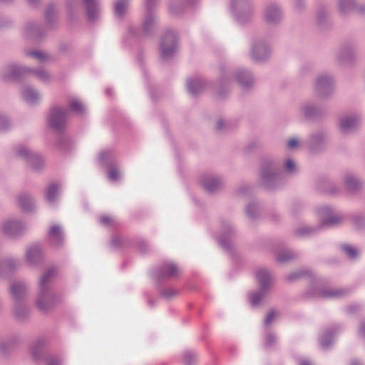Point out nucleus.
Segmentation results:
<instances>
[{"mask_svg": "<svg viewBox=\"0 0 365 365\" xmlns=\"http://www.w3.org/2000/svg\"><path fill=\"white\" fill-rule=\"evenodd\" d=\"M34 74L36 77L43 83L51 81V75L44 69H32L25 66L9 64L4 67L1 71V78L4 81L19 80L21 77L29 74Z\"/></svg>", "mask_w": 365, "mask_h": 365, "instance_id": "nucleus-1", "label": "nucleus"}, {"mask_svg": "<svg viewBox=\"0 0 365 365\" xmlns=\"http://www.w3.org/2000/svg\"><path fill=\"white\" fill-rule=\"evenodd\" d=\"M62 299V296L53 292L51 288H38L36 304L41 312H48L60 304Z\"/></svg>", "mask_w": 365, "mask_h": 365, "instance_id": "nucleus-2", "label": "nucleus"}, {"mask_svg": "<svg viewBox=\"0 0 365 365\" xmlns=\"http://www.w3.org/2000/svg\"><path fill=\"white\" fill-rule=\"evenodd\" d=\"M68 115V109L58 106H53L50 109L48 118L49 125L57 133L64 132L66 129Z\"/></svg>", "mask_w": 365, "mask_h": 365, "instance_id": "nucleus-3", "label": "nucleus"}, {"mask_svg": "<svg viewBox=\"0 0 365 365\" xmlns=\"http://www.w3.org/2000/svg\"><path fill=\"white\" fill-rule=\"evenodd\" d=\"M178 49V34L175 31L167 30L162 37L160 45V58L168 60L173 57Z\"/></svg>", "mask_w": 365, "mask_h": 365, "instance_id": "nucleus-4", "label": "nucleus"}, {"mask_svg": "<svg viewBox=\"0 0 365 365\" xmlns=\"http://www.w3.org/2000/svg\"><path fill=\"white\" fill-rule=\"evenodd\" d=\"M230 6L240 23L250 21L253 16V6L250 0H230Z\"/></svg>", "mask_w": 365, "mask_h": 365, "instance_id": "nucleus-5", "label": "nucleus"}, {"mask_svg": "<svg viewBox=\"0 0 365 365\" xmlns=\"http://www.w3.org/2000/svg\"><path fill=\"white\" fill-rule=\"evenodd\" d=\"M17 158L24 160L34 171H39L44 168V160L42 158L24 145L16 148Z\"/></svg>", "mask_w": 365, "mask_h": 365, "instance_id": "nucleus-6", "label": "nucleus"}, {"mask_svg": "<svg viewBox=\"0 0 365 365\" xmlns=\"http://www.w3.org/2000/svg\"><path fill=\"white\" fill-rule=\"evenodd\" d=\"M279 172L274 163H264L261 167L260 182L267 189L274 188L278 182Z\"/></svg>", "mask_w": 365, "mask_h": 365, "instance_id": "nucleus-7", "label": "nucleus"}, {"mask_svg": "<svg viewBox=\"0 0 365 365\" xmlns=\"http://www.w3.org/2000/svg\"><path fill=\"white\" fill-rule=\"evenodd\" d=\"M356 58V43L353 41L344 42L336 52V61L341 66L351 65Z\"/></svg>", "mask_w": 365, "mask_h": 365, "instance_id": "nucleus-8", "label": "nucleus"}, {"mask_svg": "<svg viewBox=\"0 0 365 365\" xmlns=\"http://www.w3.org/2000/svg\"><path fill=\"white\" fill-rule=\"evenodd\" d=\"M263 17L267 24L272 26L277 25L282 21L283 18L282 9L277 4H269L264 9Z\"/></svg>", "mask_w": 365, "mask_h": 365, "instance_id": "nucleus-9", "label": "nucleus"}, {"mask_svg": "<svg viewBox=\"0 0 365 365\" xmlns=\"http://www.w3.org/2000/svg\"><path fill=\"white\" fill-rule=\"evenodd\" d=\"M333 91V79L331 76L322 74L317 77L314 92L319 98H326Z\"/></svg>", "mask_w": 365, "mask_h": 365, "instance_id": "nucleus-10", "label": "nucleus"}, {"mask_svg": "<svg viewBox=\"0 0 365 365\" xmlns=\"http://www.w3.org/2000/svg\"><path fill=\"white\" fill-rule=\"evenodd\" d=\"M99 159L102 163L108 164V177L112 181L118 180L120 174L115 165L112 163L113 153L111 150H105L99 154Z\"/></svg>", "mask_w": 365, "mask_h": 365, "instance_id": "nucleus-11", "label": "nucleus"}, {"mask_svg": "<svg viewBox=\"0 0 365 365\" xmlns=\"http://www.w3.org/2000/svg\"><path fill=\"white\" fill-rule=\"evenodd\" d=\"M203 188L210 193H213L223 187L222 179L215 175H204L200 178Z\"/></svg>", "mask_w": 365, "mask_h": 365, "instance_id": "nucleus-12", "label": "nucleus"}, {"mask_svg": "<svg viewBox=\"0 0 365 365\" xmlns=\"http://www.w3.org/2000/svg\"><path fill=\"white\" fill-rule=\"evenodd\" d=\"M3 232L9 237H16L21 235L26 229L25 225L17 220H9L2 225Z\"/></svg>", "mask_w": 365, "mask_h": 365, "instance_id": "nucleus-13", "label": "nucleus"}, {"mask_svg": "<svg viewBox=\"0 0 365 365\" xmlns=\"http://www.w3.org/2000/svg\"><path fill=\"white\" fill-rule=\"evenodd\" d=\"M350 290L348 289H330L327 287H319L314 293L316 297L325 299H336L348 295Z\"/></svg>", "mask_w": 365, "mask_h": 365, "instance_id": "nucleus-14", "label": "nucleus"}, {"mask_svg": "<svg viewBox=\"0 0 365 365\" xmlns=\"http://www.w3.org/2000/svg\"><path fill=\"white\" fill-rule=\"evenodd\" d=\"M319 212L322 217L320 227L336 226L339 225L343 220L341 215L334 214L328 207L321 208Z\"/></svg>", "mask_w": 365, "mask_h": 365, "instance_id": "nucleus-15", "label": "nucleus"}, {"mask_svg": "<svg viewBox=\"0 0 365 365\" xmlns=\"http://www.w3.org/2000/svg\"><path fill=\"white\" fill-rule=\"evenodd\" d=\"M259 288L269 292L273 286V277L271 272L267 268H260L256 272Z\"/></svg>", "mask_w": 365, "mask_h": 365, "instance_id": "nucleus-16", "label": "nucleus"}, {"mask_svg": "<svg viewBox=\"0 0 365 365\" xmlns=\"http://www.w3.org/2000/svg\"><path fill=\"white\" fill-rule=\"evenodd\" d=\"M49 242L56 248H60L64 243V233L62 227L53 225L48 232Z\"/></svg>", "mask_w": 365, "mask_h": 365, "instance_id": "nucleus-17", "label": "nucleus"}, {"mask_svg": "<svg viewBox=\"0 0 365 365\" xmlns=\"http://www.w3.org/2000/svg\"><path fill=\"white\" fill-rule=\"evenodd\" d=\"M222 233L220 237V245L225 249L231 248V239L234 236L235 232L228 222H222L221 224Z\"/></svg>", "mask_w": 365, "mask_h": 365, "instance_id": "nucleus-18", "label": "nucleus"}, {"mask_svg": "<svg viewBox=\"0 0 365 365\" xmlns=\"http://www.w3.org/2000/svg\"><path fill=\"white\" fill-rule=\"evenodd\" d=\"M327 140V135L324 131H317L313 133L308 142V147L312 153H318L322 150Z\"/></svg>", "mask_w": 365, "mask_h": 365, "instance_id": "nucleus-19", "label": "nucleus"}, {"mask_svg": "<svg viewBox=\"0 0 365 365\" xmlns=\"http://www.w3.org/2000/svg\"><path fill=\"white\" fill-rule=\"evenodd\" d=\"M252 57L257 61L267 60L270 56L269 48L262 41H257L252 48Z\"/></svg>", "mask_w": 365, "mask_h": 365, "instance_id": "nucleus-20", "label": "nucleus"}, {"mask_svg": "<svg viewBox=\"0 0 365 365\" xmlns=\"http://www.w3.org/2000/svg\"><path fill=\"white\" fill-rule=\"evenodd\" d=\"M24 36L25 38L31 40H38L44 34V29L35 22H28L24 28Z\"/></svg>", "mask_w": 365, "mask_h": 365, "instance_id": "nucleus-21", "label": "nucleus"}, {"mask_svg": "<svg viewBox=\"0 0 365 365\" xmlns=\"http://www.w3.org/2000/svg\"><path fill=\"white\" fill-rule=\"evenodd\" d=\"M360 125L359 118L356 116L348 115L341 118L339 123L340 132L348 134L354 132Z\"/></svg>", "mask_w": 365, "mask_h": 365, "instance_id": "nucleus-22", "label": "nucleus"}, {"mask_svg": "<svg viewBox=\"0 0 365 365\" xmlns=\"http://www.w3.org/2000/svg\"><path fill=\"white\" fill-rule=\"evenodd\" d=\"M304 116L307 119L318 118L325 114V110L312 103H306L301 107Z\"/></svg>", "mask_w": 365, "mask_h": 365, "instance_id": "nucleus-23", "label": "nucleus"}, {"mask_svg": "<svg viewBox=\"0 0 365 365\" xmlns=\"http://www.w3.org/2000/svg\"><path fill=\"white\" fill-rule=\"evenodd\" d=\"M180 273L178 266L173 262H168L163 264L158 269V274L160 277L175 278Z\"/></svg>", "mask_w": 365, "mask_h": 365, "instance_id": "nucleus-24", "label": "nucleus"}, {"mask_svg": "<svg viewBox=\"0 0 365 365\" xmlns=\"http://www.w3.org/2000/svg\"><path fill=\"white\" fill-rule=\"evenodd\" d=\"M26 286L22 281L14 282L10 287V294L15 300V303L21 302L26 295Z\"/></svg>", "mask_w": 365, "mask_h": 365, "instance_id": "nucleus-25", "label": "nucleus"}, {"mask_svg": "<svg viewBox=\"0 0 365 365\" xmlns=\"http://www.w3.org/2000/svg\"><path fill=\"white\" fill-rule=\"evenodd\" d=\"M86 8V15L89 21H96L100 14V8L98 0H82Z\"/></svg>", "mask_w": 365, "mask_h": 365, "instance_id": "nucleus-26", "label": "nucleus"}, {"mask_svg": "<svg viewBox=\"0 0 365 365\" xmlns=\"http://www.w3.org/2000/svg\"><path fill=\"white\" fill-rule=\"evenodd\" d=\"M26 255L27 262L32 265H36L43 260L41 248L37 245L30 247L27 250Z\"/></svg>", "mask_w": 365, "mask_h": 365, "instance_id": "nucleus-27", "label": "nucleus"}, {"mask_svg": "<svg viewBox=\"0 0 365 365\" xmlns=\"http://www.w3.org/2000/svg\"><path fill=\"white\" fill-rule=\"evenodd\" d=\"M235 78L244 88L252 87L255 82L252 75L245 69L237 71Z\"/></svg>", "mask_w": 365, "mask_h": 365, "instance_id": "nucleus-28", "label": "nucleus"}, {"mask_svg": "<svg viewBox=\"0 0 365 365\" xmlns=\"http://www.w3.org/2000/svg\"><path fill=\"white\" fill-rule=\"evenodd\" d=\"M157 21L153 11H146L142 23V29L145 35H150L155 30Z\"/></svg>", "mask_w": 365, "mask_h": 365, "instance_id": "nucleus-29", "label": "nucleus"}, {"mask_svg": "<svg viewBox=\"0 0 365 365\" xmlns=\"http://www.w3.org/2000/svg\"><path fill=\"white\" fill-rule=\"evenodd\" d=\"M187 87L192 96H197L204 90L205 84L202 78L195 77L187 80Z\"/></svg>", "mask_w": 365, "mask_h": 365, "instance_id": "nucleus-30", "label": "nucleus"}, {"mask_svg": "<svg viewBox=\"0 0 365 365\" xmlns=\"http://www.w3.org/2000/svg\"><path fill=\"white\" fill-rule=\"evenodd\" d=\"M19 207L24 212H31L35 207V202L31 195L22 193L19 195L17 199Z\"/></svg>", "mask_w": 365, "mask_h": 365, "instance_id": "nucleus-31", "label": "nucleus"}, {"mask_svg": "<svg viewBox=\"0 0 365 365\" xmlns=\"http://www.w3.org/2000/svg\"><path fill=\"white\" fill-rule=\"evenodd\" d=\"M48 340L45 337L38 338L31 346V353L35 361L41 359L42 351L43 347L46 345Z\"/></svg>", "mask_w": 365, "mask_h": 365, "instance_id": "nucleus-32", "label": "nucleus"}, {"mask_svg": "<svg viewBox=\"0 0 365 365\" xmlns=\"http://www.w3.org/2000/svg\"><path fill=\"white\" fill-rule=\"evenodd\" d=\"M19 264L14 259L9 258L0 262V277H7L14 271Z\"/></svg>", "mask_w": 365, "mask_h": 365, "instance_id": "nucleus-33", "label": "nucleus"}, {"mask_svg": "<svg viewBox=\"0 0 365 365\" xmlns=\"http://www.w3.org/2000/svg\"><path fill=\"white\" fill-rule=\"evenodd\" d=\"M58 270L55 267L48 268L41 277L38 282V288H51L49 284L56 276Z\"/></svg>", "mask_w": 365, "mask_h": 365, "instance_id": "nucleus-34", "label": "nucleus"}, {"mask_svg": "<svg viewBox=\"0 0 365 365\" xmlns=\"http://www.w3.org/2000/svg\"><path fill=\"white\" fill-rule=\"evenodd\" d=\"M344 182L346 189L350 192L357 191L362 186L361 182L351 173H347L344 176Z\"/></svg>", "mask_w": 365, "mask_h": 365, "instance_id": "nucleus-35", "label": "nucleus"}, {"mask_svg": "<svg viewBox=\"0 0 365 365\" xmlns=\"http://www.w3.org/2000/svg\"><path fill=\"white\" fill-rule=\"evenodd\" d=\"M22 98L29 103H36L40 98L39 93L32 87L26 86L21 90Z\"/></svg>", "mask_w": 365, "mask_h": 365, "instance_id": "nucleus-36", "label": "nucleus"}, {"mask_svg": "<svg viewBox=\"0 0 365 365\" xmlns=\"http://www.w3.org/2000/svg\"><path fill=\"white\" fill-rule=\"evenodd\" d=\"M14 313L15 317L19 321L25 320L29 316L28 307L22 302L14 304Z\"/></svg>", "mask_w": 365, "mask_h": 365, "instance_id": "nucleus-37", "label": "nucleus"}, {"mask_svg": "<svg viewBox=\"0 0 365 365\" xmlns=\"http://www.w3.org/2000/svg\"><path fill=\"white\" fill-rule=\"evenodd\" d=\"M356 0H338L340 13L343 15H346L354 11L356 9Z\"/></svg>", "mask_w": 365, "mask_h": 365, "instance_id": "nucleus-38", "label": "nucleus"}, {"mask_svg": "<svg viewBox=\"0 0 365 365\" xmlns=\"http://www.w3.org/2000/svg\"><path fill=\"white\" fill-rule=\"evenodd\" d=\"M184 0H170L169 4V12L173 16H180L184 11Z\"/></svg>", "mask_w": 365, "mask_h": 365, "instance_id": "nucleus-39", "label": "nucleus"}, {"mask_svg": "<svg viewBox=\"0 0 365 365\" xmlns=\"http://www.w3.org/2000/svg\"><path fill=\"white\" fill-rule=\"evenodd\" d=\"M81 0H66V5L69 17L73 18L81 9Z\"/></svg>", "mask_w": 365, "mask_h": 365, "instance_id": "nucleus-40", "label": "nucleus"}, {"mask_svg": "<svg viewBox=\"0 0 365 365\" xmlns=\"http://www.w3.org/2000/svg\"><path fill=\"white\" fill-rule=\"evenodd\" d=\"M319 228L320 226L309 227L307 225H303L296 229L295 234L300 237H309L316 233Z\"/></svg>", "mask_w": 365, "mask_h": 365, "instance_id": "nucleus-41", "label": "nucleus"}, {"mask_svg": "<svg viewBox=\"0 0 365 365\" xmlns=\"http://www.w3.org/2000/svg\"><path fill=\"white\" fill-rule=\"evenodd\" d=\"M260 210V206L258 203L252 202L247 206L245 212L251 220H255L259 216Z\"/></svg>", "mask_w": 365, "mask_h": 365, "instance_id": "nucleus-42", "label": "nucleus"}, {"mask_svg": "<svg viewBox=\"0 0 365 365\" xmlns=\"http://www.w3.org/2000/svg\"><path fill=\"white\" fill-rule=\"evenodd\" d=\"M268 292L262 290L259 288V289L255 292L250 293L249 294L250 302L253 307H256L258 304L262 300V299L266 296Z\"/></svg>", "mask_w": 365, "mask_h": 365, "instance_id": "nucleus-43", "label": "nucleus"}, {"mask_svg": "<svg viewBox=\"0 0 365 365\" xmlns=\"http://www.w3.org/2000/svg\"><path fill=\"white\" fill-rule=\"evenodd\" d=\"M58 194V185L56 183L51 184L47 189L46 192V200L49 203H53Z\"/></svg>", "mask_w": 365, "mask_h": 365, "instance_id": "nucleus-44", "label": "nucleus"}, {"mask_svg": "<svg viewBox=\"0 0 365 365\" xmlns=\"http://www.w3.org/2000/svg\"><path fill=\"white\" fill-rule=\"evenodd\" d=\"M45 19L48 26H52L56 19V9L54 5H48L45 11Z\"/></svg>", "mask_w": 365, "mask_h": 365, "instance_id": "nucleus-45", "label": "nucleus"}, {"mask_svg": "<svg viewBox=\"0 0 365 365\" xmlns=\"http://www.w3.org/2000/svg\"><path fill=\"white\" fill-rule=\"evenodd\" d=\"M129 0H118L115 4V14L118 17H122L128 8Z\"/></svg>", "mask_w": 365, "mask_h": 365, "instance_id": "nucleus-46", "label": "nucleus"}, {"mask_svg": "<svg viewBox=\"0 0 365 365\" xmlns=\"http://www.w3.org/2000/svg\"><path fill=\"white\" fill-rule=\"evenodd\" d=\"M307 275L311 276V270L303 268L290 273L286 279L289 282H293Z\"/></svg>", "mask_w": 365, "mask_h": 365, "instance_id": "nucleus-47", "label": "nucleus"}, {"mask_svg": "<svg viewBox=\"0 0 365 365\" xmlns=\"http://www.w3.org/2000/svg\"><path fill=\"white\" fill-rule=\"evenodd\" d=\"M297 257V255L290 250H284L277 254V259L279 262H288Z\"/></svg>", "mask_w": 365, "mask_h": 365, "instance_id": "nucleus-48", "label": "nucleus"}, {"mask_svg": "<svg viewBox=\"0 0 365 365\" xmlns=\"http://www.w3.org/2000/svg\"><path fill=\"white\" fill-rule=\"evenodd\" d=\"M68 106L71 110L79 115H83L86 110L83 103L76 99L70 100L68 102Z\"/></svg>", "mask_w": 365, "mask_h": 365, "instance_id": "nucleus-49", "label": "nucleus"}, {"mask_svg": "<svg viewBox=\"0 0 365 365\" xmlns=\"http://www.w3.org/2000/svg\"><path fill=\"white\" fill-rule=\"evenodd\" d=\"M333 334L334 331L330 329L326 331L324 334L321 336L319 342L321 346L323 349H327L329 348L332 341Z\"/></svg>", "mask_w": 365, "mask_h": 365, "instance_id": "nucleus-50", "label": "nucleus"}, {"mask_svg": "<svg viewBox=\"0 0 365 365\" xmlns=\"http://www.w3.org/2000/svg\"><path fill=\"white\" fill-rule=\"evenodd\" d=\"M73 145V143L70 138L66 136H60L58 140V146L62 151L69 150Z\"/></svg>", "mask_w": 365, "mask_h": 365, "instance_id": "nucleus-51", "label": "nucleus"}, {"mask_svg": "<svg viewBox=\"0 0 365 365\" xmlns=\"http://www.w3.org/2000/svg\"><path fill=\"white\" fill-rule=\"evenodd\" d=\"M341 249L351 259H356L359 255L357 250L349 245H342Z\"/></svg>", "mask_w": 365, "mask_h": 365, "instance_id": "nucleus-52", "label": "nucleus"}, {"mask_svg": "<svg viewBox=\"0 0 365 365\" xmlns=\"http://www.w3.org/2000/svg\"><path fill=\"white\" fill-rule=\"evenodd\" d=\"M182 360L185 365H195L197 361V357L195 354L191 351H186L183 354Z\"/></svg>", "mask_w": 365, "mask_h": 365, "instance_id": "nucleus-53", "label": "nucleus"}, {"mask_svg": "<svg viewBox=\"0 0 365 365\" xmlns=\"http://www.w3.org/2000/svg\"><path fill=\"white\" fill-rule=\"evenodd\" d=\"M277 341V337L273 332H267L264 336V346L271 348L274 346Z\"/></svg>", "mask_w": 365, "mask_h": 365, "instance_id": "nucleus-54", "label": "nucleus"}, {"mask_svg": "<svg viewBox=\"0 0 365 365\" xmlns=\"http://www.w3.org/2000/svg\"><path fill=\"white\" fill-rule=\"evenodd\" d=\"M26 54L28 56L38 59L41 62L48 59L45 53L38 51H26Z\"/></svg>", "mask_w": 365, "mask_h": 365, "instance_id": "nucleus-55", "label": "nucleus"}, {"mask_svg": "<svg viewBox=\"0 0 365 365\" xmlns=\"http://www.w3.org/2000/svg\"><path fill=\"white\" fill-rule=\"evenodd\" d=\"M279 316V312L275 309H271L267 313L264 319V324L269 326L274 321V319Z\"/></svg>", "mask_w": 365, "mask_h": 365, "instance_id": "nucleus-56", "label": "nucleus"}, {"mask_svg": "<svg viewBox=\"0 0 365 365\" xmlns=\"http://www.w3.org/2000/svg\"><path fill=\"white\" fill-rule=\"evenodd\" d=\"M178 293V290L175 289L173 287H167L160 291L161 296L167 299L173 298L176 296Z\"/></svg>", "mask_w": 365, "mask_h": 365, "instance_id": "nucleus-57", "label": "nucleus"}, {"mask_svg": "<svg viewBox=\"0 0 365 365\" xmlns=\"http://www.w3.org/2000/svg\"><path fill=\"white\" fill-rule=\"evenodd\" d=\"M17 342V339L9 340V341H2L0 344V350L1 353L6 354L9 350L14 347V344Z\"/></svg>", "mask_w": 365, "mask_h": 365, "instance_id": "nucleus-58", "label": "nucleus"}, {"mask_svg": "<svg viewBox=\"0 0 365 365\" xmlns=\"http://www.w3.org/2000/svg\"><path fill=\"white\" fill-rule=\"evenodd\" d=\"M284 170L289 173H295L297 171L295 163L291 159H287L284 163Z\"/></svg>", "mask_w": 365, "mask_h": 365, "instance_id": "nucleus-59", "label": "nucleus"}, {"mask_svg": "<svg viewBox=\"0 0 365 365\" xmlns=\"http://www.w3.org/2000/svg\"><path fill=\"white\" fill-rule=\"evenodd\" d=\"M328 15V11L326 9L322 8L317 11V19L319 24H322Z\"/></svg>", "mask_w": 365, "mask_h": 365, "instance_id": "nucleus-60", "label": "nucleus"}, {"mask_svg": "<svg viewBox=\"0 0 365 365\" xmlns=\"http://www.w3.org/2000/svg\"><path fill=\"white\" fill-rule=\"evenodd\" d=\"M10 123L7 118L5 116L0 114V131H3L6 130Z\"/></svg>", "mask_w": 365, "mask_h": 365, "instance_id": "nucleus-61", "label": "nucleus"}, {"mask_svg": "<svg viewBox=\"0 0 365 365\" xmlns=\"http://www.w3.org/2000/svg\"><path fill=\"white\" fill-rule=\"evenodd\" d=\"M124 242V240L119 236H114L111 240V245L114 247H120Z\"/></svg>", "mask_w": 365, "mask_h": 365, "instance_id": "nucleus-62", "label": "nucleus"}, {"mask_svg": "<svg viewBox=\"0 0 365 365\" xmlns=\"http://www.w3.org/2000/svg\"><path fill=\"white\" fill-rule=\"evenodd\" d=\"M306 6L305 0H294V7L298 11H302Z\"/></svg>", "mask_w": 365, "mask_h": 365, "instance_id": "nucleus-63", "label": "nucleus"}, {"mask_svg": "<svg viewBox=\"0 0 365 365\" xmlns=\"http://www.w3.org/2000/svg\"><path fill=\"white\" fill-rule=\"evenodd\" d=\"M158 0H145L146 11H153Z\"/></svg>", "mask_w": 365, "mask_h": 365, "instance_id": "nucleus-64", "label": "nucleus"}]
</instances>
